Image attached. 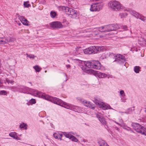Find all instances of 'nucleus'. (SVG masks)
I'll use <instances>...</instances> for the list:
<instances>
[{
  "mask_svg": "<svg viewBox=\"0 0 146 146\" xmlns=\"http://www.w3.org/2000/svg\"><path fill=\"white\" fill-rule=\"evenodd\" d=\"M125 101H123V102H125Z\"/></svg>",
  "mask_w": 146,
  "mask_h": 146,
  "instance_id": "nucleus-54",
  "label": "nucleus"
},
{
  "mask_svg": "<svg viewBox=\"0 0 146 146\" xmlns=\"http://www.w3.org/2000/svg\"><path fill=\"white\" fill-rule=\"evenodd\" d=\"M103 49L102 47L99 46H91L84 50V52L86 54H91L97 53L98 51Z\"/></svg>",
  "mask_w": 146,
  "mask_h": 146,
  "instance_id": "nucleus-3",
  "label": "nucleus"
},
{
  "mask_svg": "<svg viewBox=\"0 0 146 146\" xmlns=\"http://www.w3.org/2000/svg\"><path fill=\"white\" fill-rule=\"evenodd\" d=\"M97 117L98 119L100 121L101 123L103 125H105L106 124V122L104 118L103 117L100 116L98 114H96Z\"/></svg>",
  "mask_w": 146,
  "mask_h": 146,
  "instance_id": "nucleus-15",
  "label": "nucleus"
},
{
  "mask_svg": "<svg viewBox=\"0 0 146 146\" xmlns=\"http://www.w3.org/2000/svg\"><path fill=\"white\" fill-rule=\"evenodd\" d=\"M75 51H78L79 53H83L84 50L82 49L80 47H78L76 48Z\"/></svg>",
  "mask_w": 146,
  "mask_h": 146,
  "instance_id": "nucleus-23",
  "label": "nucleus"
},
{
  "mask_svg": "<svg viewBox=\"0 0 146 146\" xmlns=\"http://www.w3.org/2000/svg\"><path fill=\"white\" fill-rule=\"evenodd\" d=\"M70 139H72L73 141L76 142H77L78 141V140L76 139V138L73 135H72V137H71Z\"/></svg>",
  "mask_w": 146,
  "mask_h": 146,
  "instance_id": "nucleus-35",
  "label": "nucleus"
},
{
  "mask_svg": "<svg viewBox=\"0 0 146 146\" xmlns=\"http://www.w3.org/2000/svg\"><path fill=\"white\" fill-rule=\"evenodd\" d=\"M120 25L117 24H113L102 27L99 28H94V29H96L94 31H97V32L99 31L100 33H101L115 30L120 28Z\"/></svg>",
  "mask_w": 146,
  "mask_h": 146,
  "instance_id": "nucleus-1",
  "label": "nucleus"
},
{
  "mask_svg": "<svg viewBox=\"0 0 146 146\" xmlns=\"http://www.w3.org/2000/svg\"><path fill=\"white\" fill-rule=\"evenodd\" d=\"M0 94L6 95H7V93L5 91L2 90L0 92Z\"/></svg>",
  "mask_w": 146,
  "mask_h": 146,
  "instance_id": "nucleus-37",
  "label": "nucleus"
},
{
  "mask_svg": "<svg viewBox=\"0 0 146 146\" xmlns=\"http://www.w3.org/2000/svg\"><path fill=\"white\" fill-rule=\"evenodd\" d=\"M27 128L26 127H25V129H27Z\"/></svg>",
  "mask_w": 146,
  "mask_h": 146,
  "instance_id": "nucleus-51",
  "label": "nucleus"
},
{
  "mask_svg": "<svg viewBox=\"0 0 146 146\" xmlns=\"http://www.w3.org/2000/svg\"><path fill=\"white\" fill-rule=\"evenodd\" d=\"M119 112L120 113H124L123 112H121V111H120V112Z\"/></svg>",
  "mask_w": 146,
  "mask_h": 146,
  "instance_id": "nucleus-48",
  "label": "nucleus"
},
{
  "mask_svg": "<svg viewBox=\"0 0 146 146\" xmlns=\"http://www.w3.org/2000/svg\"><path fill=\"white\" fill-rule=\"evenodd\" d=\"M98 143L100 146H109L102 139L99 140Z\"/></svg>",
  "mask_w": 146,
  "mask_h": 146,
  "instance_id": "nucleus-18",
  "label": "nucleus"
},
{
  "mask_svg": "<svg viewBox=\"0 0 146 146\" xmlns=\"http://www.w3.org/2000/svg\"><path fill=\"white\" fill-rule=\"evenodd\" d=\"M108 5L111 9L116 11L120 10L123 8L122 5L120 2L116 0L110 2Z\"/></svg>",
  "mask_w": 146,
  "mask_h": 146,
  "instance_id": "nucleus-2",
  "label": "nucleus"
},
{
  "mask_svg": "<svg viewBox=\"0 0 146 146\" xmlns=\"http://www.w3.org/2000/svg\"><path fill=\"white\" fill-rule=\"evenodd\" d=\"M29 3V1L24 2L23 5L24 7H29L31 5Z\"/></svg>",
  "mask_w": 146,
  "mask_h": 146,
  "instance_id": "nucleus-28",
  "label": "nucleus"
},
{
  "mask_svg": "<svg viewBox=\"0 0 146 146\" xmlns=\"http://www.w3.org/2000/svg\"><path fill=\"white\" fill-rule=\"evenodd\" d=\"M64 136L66 137L69 138L70 139L71 137H72V135L69 133H65V134H64Z\"/></svg>",
  "mask_w": 146,
  "mask_h": 146,
  "instance_id": "nucleus-32",
  "label": "nucleus"
},
{
  "mask_svg": "<svg viewBox=\"0 0 146 146\" xmlns=\"http://www.w3.org/2000/svg\"><path fill=\"white\" fill-rule=\"evenodd\" d=\"M6 81L7 82L8 84H13V83H14V81L10 80L9 79H6Z\"/></svg>",
  "mask_w": 146,
  "mask_h": 146,
  "instance_id": "nucleus-38",
  "label": "nucleus"
},
{
  "mask_svg": "<svg viewBox=\"0 0 146 146\" xmlns=\"http://www.w3.org/2000/svg\"><path fill=\"white\" fill-rule=\"evenodd\" d=\"M98 76L99 78H103L107 76V74L104 73L100 72L98 74Z\"/></svg>",
  "mask_w": 146,
  "mask_h": 146,
  "instance_id": "nucleus-21",
  "label": "nucleus"
},
{
  "mask_svg": "<svg viewBox=\"0 0 146 146\" xmlns=\"http://www.w3.org/2000/svg\"><path fill=\"white\" fill-rule=\"evenodd\" d=\"M45 3V1H43V3Z\"/></svg>",
  "mask_w": 146,
  "mask_h": 146,
  "instance_id": "nucleus-49",
  "label": "nucleus"
},
{
  "mask_svg": "<svg viewBox=\"0 0 146 146\" xmlns=\"http://www.w3.org/2000/svg\"><path fill=\"white\" fill-rule=\"evenodd\" d=\"M124 129H127L126 128H124Z\"/></svg>",
  "mask_w": 146,
  "mask_h": 146,
  "instance_id": "nucleus-53",
  "label": "nucleus"
},
{
  "mask_svg": "<svg viewBox=\"0 0 146 146\" xmlns=\"http://www.w3.org/2000/svg\"><path fill=\"white\" fill-rule=\"evenodd\" d=\"M74 53L75 54V55H77L79 54H82L83 53H79L78 51H74Z\"/></svg>",
  "mask_w": 146,
  "mask_h": 146,
  "instance_id": "nucleus-41",
  "label": "nucleus"
},
{
  "mask_svg": "<svg viewBox=\"0 0 146 146\" xmlns=\"http://www.w3.org/2000/svg\"><path fill=\"white\" fill-rule=\"evenodd\" d=\"M115 57V61H117L118 60H122L123 61H125V57L122 55L120 54H117L115 56H114Z\"/></svg>",
  "mask_w": 146,
  "mask_h": 146,
  "instance_id": "nucleus-13",
  "label": "nucleus"
},
{
  "mask_svg": "<svg viewBox=\"0 0 146 146\" xmlns=\"http://www.w3.org/2000/svg\"><path fill=\"white\" fill-rule=\"evenodd\" d=\"M115 122L116 123V124H117L118 125H119L120 126H121V127H122V126H122V125H121V124H119V123H118L117 122H116V121H115Z\"/></svg>",
  "mask_w": 146,
  "mask_h": 146,
  "instance_id": "nucleus-45",
  "label": "nucleus"
},
{
  "mask_svg": "<svg viewBox=\"0 0 146 146\" xmlns=\"http://www.w3.org/2000/svg\"><path fill=\"white\" fill-rule=\"evenodd\" d=\"M82 102L83 104L86 107L91 108L93 109H94L95 106L94 104L90 102H87L86 100L83 101Z\"/></svg>",
  "mask_w": 146,
  "mask_h": 146,
  "instance_id": "nucleus-12",
  "label": "nucleus"
},
{
  "mask_svg": "<svg viewBox=\"0 0 146 146\" xmlns=\"http://www.w3.org/2000/svg\"><path fill=\"white\" fill-rule=\"evenodd\" d=\"M66 67H67L68 68H70V65H69V64H68V65H66Z\"/></svg>",
  "mask_w": 146,
  "mask_h": 146,
  "instance_id": "nucleus-46",
  "label": "nucleus"
},
{
  "mask_svg": "<svg viewBox=\"0 0 146 146\" xmlns=\"http://www.w3.org/2000/svg\"><path fill=\"white\" fill-rule=\"evenodd\" d=\"M120 94L122 96L124 97L125 96V95L124 94V92L123 90H121L120 92Z\"/></svg>",
  "mask_w": 146,
  "mask_h": 146,
  "instance_id": "nucleus-40",
  "label": "nucleus"
},
{
  "mask_svg": "<svg viewBox=\"0 0 146 146\" xmlns=\"http://www.w3.org/2000/svg\"><path fill=\"white\" fill-rule=\"evenodd\" d=\"M60 9H62V11L64 12L66 14H69L71 8L68 7L62 6L60 7Z\"/></svg>",
  "mask_w": 146,
  "mask_h": 146,
  "instance_id": "nucleus-16",
  "label": "nucleus"
},
{
  "mask_svg": "<svg viewBox=\"0 0 146 146\" xmlns=\"http://www.w3.org/2000/svg\"><path fill=\"white\" fill-rule=\"evenodd\" d=\"M133 110H134V109H133V110L132 108H129L126 111L124 112V113L127 114H130L132 112Z\"/></svg>",
  "mask_w": 146,
  "mask_h": 146,
  "instance_id": "nucleus-25",
  "label": "nucleus"
},
{
  "mask_svg": "<svg viewBox=\"0 0 146 146\" xmlns=\"http://www.w3.org/2000/svg\"><path fill=\"white\" fill-rule=\"evenodd\" d=\"M140 67L139 66H135L134 68V71L135 72L137 73L139 72L140 71Z\"/></svg>",
  "mask_w": 146,
  "mask_h": 146,
  "instance_id": "nucleus-26",
  "label": "nucleus"
},
{
  "mask_svg": "<svg viewBox=\"0 0 146 146\" xmlns=\"http://www.w3.org/2000/svg\"><path fill=\"white\" fill-rule=\"evenodd\" d=\"M132 126L137 132L143 134L146 136V129L138 123H133Z\"/></svg>",
  "mask_w": 146,
  "mask_h": 146,
  "instance_id": "nucleus-4",
  "label": "nucleus"
},
{
  "mask_svg": "<svg viewBox=\"0 0 146 146\" xmlns=\"http://www.w3.org/2000/svg\"><path fill=\"white\" fill-rule=\"evenodd\" d=\"M127 14L126 13H123L120 14V15L121 18L125 17L127 15Z\"/></svg>",
  "mask_w": 146,
  "mask_h": 146,
  "instance_id": "nucleus-33",
  "label": "nucleus"
},
{
  "mask_svg": "<svg viewBox=\"0 0 146 146\" xmlns=\"http://www.w3.org/2000/svg\"><path fill=\"white\" fill-rule=\"evenodd\" d=\"M103 7V5L101 4H93L91 5L90 10L92 11H100Z\"/></svg>",
  "mask_w": 146,
  "mask_h": 146,
  "instance_id": "nucleus-7",
  "label": "nucleus"
},
{
  "mask_svg": "<svg viewBox=\"0 0 146 146\" xmlns=\"http://www.w3.org/2000/svg\"><path fill=\"white\" fill-rule=\"evenodd\" d=\"M94 102L98 106H99L100 108L105 110L108 109H111V107L109 105H108L103 102H100L97 100H95Z\"/></svg>",
  "mask_w": 146,
  "mask_h": 146,
  "instance_id": "nucleus-5",
  "label": "nucleus"
},
{
  "mask_svg": "<svg viewBox=\"0 0 146 146\" xmlns=\"http://www.w3.org/2000/svg\"><path fill=\"white\" fill-rule=\"evenodd\" d=\"M29 103L31 104H34L36 103V100L35 99H31L29 101Z\"/></svg>",
  "mask_w": 146,
  "mask_h": 146,
  "instance_id": "nucleus-34",
  "label": "nucleus"
},
{
  "mask_svg": "<svg viewBox=\"0 0 146 146\" xmlns=\"http://www.w3.org/2000/svg\"><path fill=\"white\" fill-rule=\"evenodd\" d=\"M38 92H36V93H37V94H39Z\"/></svg>",
  "mask_w": 146,
  "mask_h": 146,
  "instance_id": "nucleus-52",
  "label": "nucleus"
},
{
  "mask_svg": "<svg viewBox=\"0 0 146 146\" xmlns=\"http://www.w3.org/2000/svg\"><path fill=\"white\" fill-rule=\"evenodd\" d=\"M66 108H67V109H69V108L68 107V106H67V107H66Z\"/></svg>",
  "mask_w": 146,
  "mask_h": 146,
  "instance_id": "nucleus-50",
  "label": "nucleus"
},
{
  "mask_svg": "<svg viewBox=\"0 0 146 146\" xmlns=\"http://www.w3.org/2000/svg\"><path fill=\"white\" fill-rule=\"evenodd\" d=\"M50 15L52 18H54L57 15V14L54 11H51L50 13Z\"/></svg>",
  "mask_w": 146,
  "mask_h": 146,
  "instance_id": "nucleus-27",
  "label": "nucleus"
},
{
  "mask_svg": "<svg viewBox=\"0 0 146 146\" xmlns=\"http://www.w3.org/2000/svg\"><path fill=\"white\" fill-rule=\"evenodd\" d=\"M35 69L36 71L38 72L40 71L41 70V68L38 66H36L33 67Z\"/></svg>",
  "mask_w": 146,
  "mask_h": 146,
  "instance_id": "nucleus-29",
  "label": "nucleus"
},
{
  "mask_svg": "<svg viewBox=\"0 0 146 146\" xmlns=\"http://www.w3.org/2000/svg\"><path fill=\"white\" fill-rule=\"evenodd\" d=\"M11 88V89H13V90H16L17 89V87H14V86H12Z\"/></svg>",
  "mask_w": 146,
  "mask_h": 146,
  "instance_id": "nucleus-44",
  "label": "nucleus"
},
{
  "mask_svg": "<svg viewBox=\"0 0 146 146\" xmlns=\"http://www.w3.org/2000/svg\"><path fill=\"white\" fill-rule=\"evenodd\" d=\"M19 19L24 25L27 26L28 25L29 21L24 17H19Z\"/></svg>",
  "mask_w": 146,
  "mask_h": 146,
  "instance_id": "nucleus-14",
  "label": "nucleus"
},
{
  "mask_svg": "<svg viewBox=\"0 0 146 146\" xmlns=\"http://www.w3.org/2000/svg\"><path fill=\"white\" fill-rule=\"evenodd\" d=\"M53 135L55 139H61L62 137V134H61L55 133H54Z\"/></svg>",
  "mask_w": 146,
  "mask_h": 146,
  "instance_id": "nucleus-20",
  "label": "nucleus"
},
{
  "mask_svg": "<svg viewBox=\"0 0 146 146\" xmlns=\"http://www.w3.org/2000/svg\"><path fill=\"white\" fill-rule=\"evenodd\" d=\"M122 28L124 30H126L127 29V27L126 25H124L122 27Z\"/></svg>",
  "mask_w": 146,
  "mask_h": 146,
  "instance_id": "nucleus-42",
  "label": "nucleus"
},
{
  "mask_svg": "<svg viewBox=\"0 0 146 146\" xmlns=\"http://www.w3.org/2000/svg\"><path fill=\"white\" fill-rule=\"evenodd\" d=\"M82 70L88 74H91L95 73L94 71L92 69H90L85 66H82L81 67Z\"/></svg>",
  "mask_w": 146,
  "mask_h": 146,
  "instance_id": "nucleus-9",
  "label": "nucleus"
},
{
  "mask_svg": "<svg viewBox=\"0 0 146 146\" xmlns=\"http://www.w3.org/2000/svg\"><path fill=\"white\" fill-rule=\"evenodd\" d=\"M2 40H0V44H4L8 42L7 38H3Z\"/></svg>",
  "mask_w": 146,
  "mask_h": 146,
  "instance_id": "nucleus-22",
  "label": "nucleus"
},
{
  "mask_svg": "<svg viewBox=\"0 0 146 146\" xmlns=\"http://www.w3.org/2000/svg\"><path fill=\"white\" fill-rule=\"evenodd\" d=\"M26 55L27 57H29L30 58H34L35 57L34 55L33 54H26Z\"/></svg>",
  "mask_w": 146,
  "mask_h": 146,
  "instance_id": "nucleus-36",
  "label": "nucleus"
},
{
  "mask_svg": "<svg viewBox=\"0 0 146 146\" xmlns=\"http://www.w3.org/2000/svg\"><path fill=\"white\" fill-rule=\"evenodd\" d=\"M73 18H75L77 17L78 13L77 11L71 8L69 14Z\"/></svg>",
  "mask_w": 146,
  "mask_h": 146,
  "instance_id": "nucleus-11",
  "label": "nucleus"
},
{
  "mask_svg": "<svg viewBox=\"0 0 146 146\" xmlns=\"http://www.w3.org/2000/svg\"><path fill=\"white\" fill-rule=\"evenodd\" d=\"M94 61L92 62H90V61L85 62H84L85 66L87 67L88 68H92V65Z\"/></svg>",
  "mask_w": 146,
  "mask_h": 146,
  "instance_id": "nucleus-17",
  "label": "nucleus"
},
{
  "mask_svg": "<svg viewBox=\"0 0 146 146\" xmlns=\"http://www.w3.org/2000/svg\"><path fill=\"white\" fill-rule=\"evenodd\" d=\"M128 11L131 14L134 16L137 19H139L143 21H145L146 20V18L145 17L141 15L138 13L134 11L129 9L128 10Z\"/></svg>",
  "mask_w": 146,
  "mask_h": 146,
  "instance_id": "nucleus-6",
  "label": "nucleus"
},
{
  "mask_svg": "<svg viewBox=\"0 0 146 146\" xmlns=\"http://www.w3.org/2000/svg\"><path fill=\"white\" fill-rule=\"evenodd\" d=\"M100 33H98V34H96L95 35H97L98 36H99L100 37H103V36L102 35H100Z\"/></svg>",
  "mask_w": 146,
  "mask_h": 146,
  "instance_id": "nucleus-43",
  "label": "nucleus"
},
{
  "mask_svg": "<svg viewBox=\"0 0 146 146\" xmlns=\"http://www.w3.org/2000/svg\"><path fill=\"white\" fill-rule=\"evenodd\" d=\"M50 25L54 29L62 28L63 27L62 25L59 21H54L52 22L50 24Z\"/></svg>",
  "mask_w": 146,
  "mask_h": 146,
  "instance_id": "nucleus-8",
  "label": "nucleus"
},
{
  "mask_svg": "<svg viewBox=\"0 0 146 146\" xmlns=\"http://www.w3.org/2000/svg\"><path fill=\"white\" fill-rule=\"evenodd\" d=\"M9 135L14 139H16L17 140L19 139V137L17 136L16 133L15 132L10 133L9 134Z\"/></svg>",
  "mask_w": 146,
  "mask_h": 146,
  "instance_id": "nucleus-19",
  "label": "nucleus"
},
{
  "mask_svg": "<svg viewBox=\"0 0 146 146\" xmlns=\"http://www.w3.org/2000/svg\"><path fill=\"white\" fill-rule=\"evenodd\" d=\"M7 40H8V42H13L15 40V38L13 37H10L9 38H7Z\"/></svg>",
  "mask_w": 146,
  "mask_h": 146,
  "instance_id": "nucleus-30",
  "label": "nucleus"
},
{
  "mask_svg": "<svg viewBox=\"0 0 146 146\" xmlns=\"http://www.w3.org/2000/svg\"><path fill=\"white\" fill-rule=\"evenodd\" d=\"M144 109H145V110H144V111L145 112V113H146V107Z\"/></svg>",
  "mask_w": 146,
  "mask_h": 146,
  "instance_id": "nucleus-47",
  "label": "nucleus"
},
{
  "mask_svg": "<svg viewBox=\"0 0 146 146\" xmlns=\"http://www.w3.org/2000/svg\"><path fill=\"white\" fill-rule=\"evenodd\" d=\"M27 125L23 123L20 125V127L21 128H24Z\"/></svg>",
  "mask_w": 146,
  "mask_h": 146,
  "instance_id": "nucleus-39",
  "label": "nucleus"
},
{
  "mask_svg": "<svg viewBox=\"0 0 146 146\" xmlns=\"http://www.w3.org/2000/svg\"><path fill=\"white\" fill-rule=\"evenodd\" d=\"M55 100V102H56V103L58 104V103H61L62 101L59 99L57 98H55L54 99Z\"/></svg>",
  "mask_w": 146,
  "mask_h": 146,
  "instance_id": "nucleus-31",
  "label": "nucleus"
},
{
  "mask_svg": "<svg viewBox=\"0 0 146 146\" xmlns=\"http://www.w3.org/2000/svg\"><path fill=\"white\" fill-rule=\"evenodd\" d=\"M42 98L46 100H51L50 97L48 95H46L44 94H43L42 96Z\"/></svg>",
  "mask_w": 146,
  "mask_h": 146,
  "instance_id": "nucleus-24",
  "label": "nucleus"
},
{
  "mask_svg": "<svg viewBox=\"0 0 146 146\" xmlns=\"http://www.w3.org/2000/svg\"><path fill=\"white\" fill-rule=\"evenodd\" d=\"M101 68V65L100 63L97 61H94L92 68L97 70H100Z\"/></svg>",
  "mask_w": 146,
  "mask_h": 146,
  "instance_id": "nucleus-10",
  "label": "nucleus"
}]
</instances>
